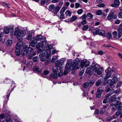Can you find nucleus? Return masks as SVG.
I'll return each mask as SVG.
<instances>
[{"mask_svg": "<svg viewBox=\"0 0 122 122\" xmlns=\"http://www.w3.org/2000/svg\"><path fill=\"white\" fill-rule=\"evenodd\" d=\"M5 117V115L4 114H2L0 115V119H1L4 118Z\"/></svg>", "mask_w": 122, "mask_h": 122, "instance_id": "obj_61", "label": "nucleus"}, {"mask_svg": "<svg viewBox=\"0 0 122 122\" xmlns=\"http://www.w3.org/2000/svg\"><path fill=\"white\" fill-rule=\"evenodd\" d=\"M61 68H61L60 69H60H59H59L60 70V71L58 73V76L59 77H61V76L63 74V71H62L61 70Z\"/></svg>", "mask_w": 122, "mask_h": 122, "instance_id": "obj_35", "label": "nucleus"}, {"mask_svg": "<svg viewBox=\"0 0 122 122\" xmlns=\"http://www.w3.org/2000/svg\"><path fill=\"white\" fill-rule=\"evenodd\" d=\"M32 62L31 61H29L27 62L26 66L27 67H30L32 65Z\"/></svg>", "mask_w": 122, "mask_h": 122, "instance_id": "obj_45", "label": "nucleus"}, {"mask_svg": "<svg viewBox=\"0 0 122 122\" xmlns=\"http://www.w3.org/2000/svg\"><path fill=\"white\" fill-rule=\"evenodd\" d=\"M58 58V57L56 56H53L51 60V61L53 62L55 61Z\"/></svg>", "mask_w": 122, "mask_h": 122, "instance_id": "obj_44", "label": "nucleus"}, {"mask_svg": "<svg viewBox=\"0 0 122 122\" xmlns=\"http://www.w3.org/2000/svg\"><path fill=\"white\" fill-rule=\"evenodd\" d=\"M83 12V10L82 9H81L78 10L77 12V14L79 15H80Z\"/></svg>", "mask_w": 122, "mask_h": 122, "instance_id": "obj_47", "label": "nucleus"}, {"mask_svg": "<svg viewBox=\"0 0 122 122\" xmlns=\"http://www.w3.org/2000/svg\"><path fill=\"white\" fill-rule=\"evenodd\" d=\"M50 62V60L49 59H47L45 61V63L47 64H49Z\"/></svg>", "mask_w": 122, "mask_h": 122, "instance_id": "obj_57", "label": "nucleus"}, {"mask_svg": "<svg viewBox=\"0 0 122 122\" xmlns=\"http://www.w3.org/2000/svg\"><path fill=\"white\" fill-rule=\"evenodd\" d=\"M120 97H117V98L116 97L115 101H117V102H116L118 103L120 101Z\"/></svg>", "mask_w": 122, "mask_h": 122, "instance_id": "obj_59", "label": "nucleus"}, {"mask_svg": "<svg viewBox=\"0 0 122 122\" xmlns=\"http://www.w3.org/2000/svg\"><path fill=\"white\" fill-rule=\"evenodd\" d=\"M92 32L94 35L98 34L101 36H106L105 31H92Z\"/></svg>", "mask_w": 122, "mask_h": 122, "instance_id": "obj_11", "label": "nucleus"}, {"mask_svg": "<svg viewBox=\"0 0 122 122\" xmlns=\"http://www.w3.org/2000/svg\"><path fill=\"white\" fill-rule=\"evenodd\" d=\"M14 26L12 25H10L9 27L6 26L4 29V30H13Z\"/></svg>", "mask_w": 122, "mask_h": 122, "instance_id": "obj_17", "label": "nucleus"}, {"mask_svg": "<svg viewBox=\"0 0 122 122\" xmlns=\"http://www.w3.org/2000/svg\"><path fill=\"white\" fill-rule=\"evenodd\" d=\"M69 69L70 70L69 68H66L65 67V69L63 73L64 75H66L67 74L68 71V69Z\"/></svg>", "mask_w": 122, "mask_h": 122, "instance_id": "obj_39", "label": "nucleus"}, {"mask_svg": "<svg viewBox=\"0 0 122 122\" xmlns=\"http://www.w3.org/2000/svg\"><path fill=\"white\" fill-rule=\"evenodd\" d=\"M12 43V40H8L6 41V45L8 46H11Z\"/></svg>", "mask_w": 122, "mask_h": 122, "instance_id": "obj_28", "label": "nucleus"}, {"mask_svg": "<svg viewBox=\"0 0 122 122\" xmlns=\"http://www.w3.org/2000/svg\"><path fill=\"white\" fill-rule=\"evenodd\" d=\"M121 113V112L120 110L117 111L115 113L116 115H114L113 116V118H116L117 117V116L120 115Z\"/></svg>", "mask_w": 122, "mask_h": 122, "instance_id": "obj_30", "label": "nucleus"}, {"mask_svg": "<svg viewBox=\"0 0 122 122\" xmlns=\"http://www.w3.org/2000/svg\"><path fill=\"white\" fill-rule=\"evenodd\" d=\"M53 46L52 44L50 45H46V49L47 50V52L45 50H41L39 49L38 50V51L40 53L39 55V56L40 57V59L41 61L43 62L45 60V56L47 53L49 54L51 53V50Z\"/></svg>", "mask_w": 122, "mask_h": 122, "instance_id": "obj_1", "label": "nucleus"}, {"mask_svg": "<svg viewBox=\"0 0 122 122\" xmlns=\"http://www.w3.org/2000/svg\"><path fill=\"white\" fill-rule=\"evenodd\" d=\"M65 14L66 16L70 17L71 16V13L70 11L68 10L66 12Z\"/></svg>", "mask_w": 122, "mask_h": 122, "instance_id": "obj_29", "label": "nucleus"}, {"mask_svg": "<svg viewBox=\"0 0 122 122\" xmlns=\"http://www.w3.org/2000/svg\"><path fill=\"white\" fill-rule=\"evenodd\" d=\"M58 67L56 66H54L52 69V70L53 72H56L58 69Z\"/></svg>", "mask_w": 122, "mask_h": 122, "instance_id": "obj_41", "label": "nucleus"}, {"mask_svg": "<svg viewBox=\"0 0 122 122\" xmlns=\"http://www.w3.org/2000/svg\"><path fill=\"white\" fill-rule=\"evenodd\" d=\"M114 15V13L112 12H110L108 16L107 17V19L110 21L112 20L113 18V16Z\"/></svg>", "mask_w": 122, "mask_h": 122, "instance_id": "obj_21", "label": "nucleus"}, {"mask_svg": "<svg viewBox=\"0 0 122 122\" xmlns=\"http://www.w3.org/2000/svg\"><path fill=\"white\" fill-rule=\"evenodd\" d=\"M67 8H66L65 7H63L61 9L60 11V13L61 14H63L65 11L67 9Z\"/></svg>", "mask_w": 122, "mask_h": 122, "instance_id": "obj_33", "label": "nucleus"}, {"mask_svg": "<svg viewBox=\"0 0 122 122\" xmlns=\"http://www.w3.org/2000/svg\"><path fill=\"white\" fill-rule=\"evenodd\" d=\"M86 16L88 19H90L92 18L93 17V15L91 13H89L87 14Z\"/></svg>", "mask_w": 122, "mask_h": 122, "instance_id": "obj_27", "label": "nucleus"}, {"mask_svg": "<svg viewBox=\"0 0 122 122\" xmlns=\"http://www.w3.org/2000/svg\"><path fill=\"white\" fill-rule=\"evenodd\" d=\"M106 110L104 109H102L100 111V113L102 114H103L105 112Z\"/></svg>", "mask_w": 122, "mask_h": 122, "instance_id": "obj_51", "label": "nucleus"}, {"mask_svg": "<svg viewBox=\"0 0 122 122\" xmlns=\"http://www.w3.org/2000/svg\"><path fill=\"white\" fill-rule=\"evenodd\" d=\"M107 82L108 83L111 87L114 84L112 80L111 79L108 80L107 81Z\"/></svg>", "mask_w": 122, "mask_h": 122, "instance_id": "obj_24", "label": "nucleus"}, {"mask_svg": "<svg viewBox=\"0 0 122 122\" xmlns=\"http://www.w3.org/2000/svg\"><path fill=\"white\" fill-rule=\"evenodd\" d=\"M86 18V15L85 14L83 15L82 16L80 17V19L82 20H85Z\"/></svg>", "mask_w": 122, "mask_h": 122, "instance_id": "obj_50", "label": "nucleus"}, {"mask_svg": "<svg viewBox=\"0 0 122 122\" xmlns=\"http://www.w3.org/2000/svg\"><path fill=\"white\" fill-rule=\"evenodd\" d=\"M20 50V49L16 48L15 53V55L16 56H19L20 55L21 52Z\"/></svg>", "mask_w": 122, "mask_h": 122, "instance_id": "obj_23", "label": "nucleus"}, {"mask_svg": "<svg viewBox=\"0 0 122 122\" xmlns=\"http://www.w3.org/2000/svg\"><path fill=\"white\" fill-rule=\"evenodd\" d=\"M112 36L111 33H107V37L108 39H109L111 38Z\"/></svg>", "mask_w": 122, "mask_h": 122, "instance_id": "obj_49", "label": "nucleus"}, {"mask_svg": "<svg viewBox=\"0 0 122 122\" xmlns=\"http://www.w3.org/2000/svg\"><path fill=\"white\" fill-rule=\"evenodd\" d=\"M102 11L100 10H97L96 12V14L99 15H101L102 14Z\"/></svg>", "mask_w": 122, "mask_h": 122, "instance_id": "obj_37", "label": "nucleus"}, {"mask_svg": "<svg viewBox=\"0 0 122 122\" xmlns=\"http://www.w3.org/2000/svg\"><path fill=\"white\" fill-rule=\"evenodd\" d=\"M112 80L114 84L117 82L118 81V79L116 76H113Z\"/></svg>", "mask_w": 122, "mask_h": 122, "instance_id": "obj_25", "label": "nucleus"}, {"mask_svg": "<svg viewBox=\"0 0 122 122\" xmlns=\"http://www.w3.org/2000/svg\"><path fill=\"white\" fill-rule=\"evenodd\" d=\"M42 37V36L41 35H37L36 36V39L37 41H41V42L38 43L36 45V48L39 49L41 47L42 49H43L45 48L44 45L46 44V39H43Z\"/></svg>", "mask_w": 122, "mask_h": 122, "instance_id": "obj_2", "label": "nucleus"}, {"mask_svg": "<svg viewBox=\"0 0 122 122\" xmlns=\"http://www.w3.org/2000/svg\"><path fill=\"white\" fill-rule=\"evenodd\" d=\"M44 73L45 75H46L49 74V72L48 71L45 70L44 72Z\"/></svg>", "mask_w": 122, "mask_h": 122, "instance_id": "obj_64", "label": "nucleus"}, {"mask_svg": "<svg viewBox=\"0 0 122 122\" xmlns=\"http://www.w3.org/2000/svg\"><path fill=\"white\" fill-rule=\"evenodd\" d=\"M63 64L62 61L61 60H58L55 62V64L56 66L58 67L59 68H62V65Z\"/></svg>", "mask_w": 122, "mask_h": 122, "instance_id": "obj_14", "label": "nucleus"}, {"mask_svg": "<svg viewBox=\"0 0 122 122\" xmlns=\"http://www.w3.org/2000/svg\"><path fill=\"white\" fill-rule=\"evenodd\" d=\"M77 18V17L76 15L73 16L71 19V21H75Z\"/></svg>", "mask_w": 122, "mask_h": 122, "instance_id": "obj_40", "label": "nucleus"}, {"mask_svg": "<svg viewBox=\"0 0 122 122\" xmlns=\"http://www.w3.org/2000/svg\"><path fill=\"white\" fill-rule=\"evenodd\" d=\"M57 76V74L55 73H52L51 74L50 77L51 78H55Z\"/></svg>", "mask_w": 122, "mask_h": 122, "instance_id": "obj_43", "label": "nucleus"}, {"mask_svg": "<svg viewBox=\"0 0 122 122\" xmlns=\"http://www.w3.org/2000/svg\"><path fill=\"white\" fill-rule=\"evenodd\" d=\"M37 41L35 38H33L30 42V45L33 47H34L36 45Z\"/></svg>", "mask_w": 122, "mask_h": 122, "instance_id": "obj_18", "label": "nucleus"}, {"mask_svg": "<svg viewBox=\"0 0 122 122\" xmlns=\"http://www.w3.org/2000/svg\"><path fill=\"white\" fill-rule=\"evenodd\" d=\"M80 5L79 3H76L75 4V8H79V7Z\"/></svg>", "mask_w": 122, "mask_h": 122, "instance_id": "obj_56", "label": "nucleus"}, {"mask_svg": "<svg viewBox=\"0 0 122 122\" xmlns=\"http://www.w3.org/2000/svg\"><path fill=\"white\" fill-rule=\"evenodd\" d=\"M118 16L119 18H122V12L119 13Z\"/></svg>", "mask_w": 122, "mask_h": 122, "instance_id": "obj_63", "label": "nucleus"}, {"mask_svg": "<svg viewBox=\"0 0 122 122\" xmlns=\"http://www.w3.org/2000/svg\"><path fill=\"white\" fill-rule=\"evenodd\" d=\"M23 42L21 41L17 42L15 46L16 48L20 49L23 45Z\"/></svg>", "mask_w": 122, "mask_h": 122, "instance_id": "obj_16", "label": "nucleus"}, {"mask_svg": "<svg viewBox=\"0 0 122 122\" xmlns=\"http://www.w3.org/2000/svg\"><path fill=\"white\" fill-rule=\"evenodd\" d=\"M92 66V68L93 71L98 75H101L104 71L103 68L101 67L100 65L98 64H93Z\"/></svg>", "mask_w": 122, "mask_h": 122, "instance_id": "obj_3", "label": "nucleus"}, {"mask_svg": "<svg viewBox=\"0 0 122 122\" xmlns=\"http://www.w3.org/2000/svg\"><path fill=\"white\" fill-rule=\"evenodd\" d=\"M89 28L88 26L87 25H84L82 27V30H87Z\"/></svg>", "mask_w": 122, "mask_h": 122, "instance_id": "obj_42", "label": "nucleus"}, {"mask_svg": "<svg viewBox=\"0 0 122 122\" xmlns=\"http://www.w3.org/2000/svg\"><path fill=\"white\" fill-rule=\"evenodd\" d=\"M48 8L50 11L53 10L54 8V5H50L49 6Z\"/></svg>", "mask_w": 122, "mask_h": 122, "instance_id": "obj_36", "label": "nucleus"}, {"mask_svg": "<svg viewBox=\"0 0 122 122\" xmlns=\"http://www.w3.org/2000/svg\"><path fill=\"white\" fill-rule=\"evenodd\" d=\"M33 70L34 71H37L38 73H40L42 71L41 69L37 66H36L34 67L33 68Z\"/></svg>", "mask_w": 122, "mask_h": 122, "instance_id": "obj_19", "label": "nucleus"}, {"mask_svg": "<svg viewBox=\"0 0 122 122\" xmlns=\"http://www.w3.org/2000/svg\"><path fill=\"white\" fill-rule=\"evenodd\" d=\"M110 68L109 67L105 71L106 73L104 79H107L111 76V72L110 71Z\"/></svg>", "mask_w": 122, "mask_h": 122, "instance_id": "obj_13", "label": "nucleus"}, {"mask_svg": "<svg viewBox=\"0 0 122 122\" xmlns=\"http://www.w3.org/2000/svg\"><path fill=\"white\" fill-rule=\"evenodd\" d=\"M117 34V32L116 31H114L112 33V35L114 37H116Z\"/></svg>", "mask_w": 122, "mask_h": 122, "instance_id": "obj_54", "label": "nucleus"}, {"mask_svg": "<svg viewBox=\"0 0 122 122\" xmlns=\"http://www.w3.org/2000/svg\"><path fill=\"white\" fill-rule=\"evenodd\" d=\"M25 31H15L14 35L15 36H18L17 39L20 40L26 34Z\"/></svg>", "mask_w": 122, "mask_h": 122, "instance_id": "obj_6", "label": "nucleus"}, {"mask_svg": "<svg viewBox=\"0 0 122 122\" xmlns=\"http://www.w3.org/2000/svg\"><path fill=\"white\" fill-rule=\"evenodd\" d=\"M103 92V90H102V87H99L97 89V92H101L102 93V92Z\"/></svg>", "mask_w": 122, "mask_h": 122, "instance_id": "obj_48", "label": "nucleus"}, {"mask_svg": "<svg viewBox=\"0 0 122 122\" xmlns=\"http://www.w3.org/2000/svg\"><path fill=\"white\" fill-rule=\"evenodd\" d=\"M73 62H72L71 60H69L67 61V63L65 67L66 68H69L72 71H74Z\"/></svg>", "mask_w": 122, "mask_h": 122, "instance_id": "obj_7", "label": "nucleus"}, {"mask_svg": "<svg viewBox=\"0 0 122 122\" xmlns=\"http://www.w3.org/2000/svg\"><path fill=\"white\" fill-rule=\"evenodd\" d=\"M39 58L38 56H35L34 57L33 60L34 62H36L38 60Z\"/></svg>", "mask_w": 122, "mask_h": 122, "instance_id": "obj_46", "label": "nucleus"}, {"mask_svg": "<svg viewBox=\"0 0 122 122\" xmlns=\"http://www.w3.org/2000/svg\"><path fill=\"white\" fill-rule=\"evenodd\" d=\"M114 3L118 6L120 3V2L119 0H115L114 1Z\"/></svg>", "mask_w": 122, "mask_h": 122, "instance_id": "obj_38", "label": "nucleus"}, {"mask_svg": "<svg viewBox=\"0 0 122 122\" xmlns=\"http://www.w3.org/2000/svg\"><path fill=\"white\" fill-rule=\"evenodd\" d=\"M33 49L30 47H28L27 45H25L24 48L22 50L21 53L23 55H28L29 52H31L33 50Z\"/></svg>", "mask_w": 122, "mask_h": 122, "instance_id": "obj_4", "label": "nucleus"}, {"mask_svg": "<svg viewBox=\"0 0 122 122\" xmlns=\"http://www.w3.org/2000/svg\"><path fill=\"white\" fill-rule=\"evenodd\" d=\"M116 97V95H114L113 96H112L110 97V101L112 102H113L115 100V98Z\"/></svg>", "mask_w": 122, "mask_h": 122, "instance_id": "obj_31", "label": "nucleus"}, {"mask_svg": "<svg viewBox=\"0 0 122 122\" xmlns=\"http://www.w3.org/2000/svg\"><path fill=\"white\" fill-rule=\"evenodd\" d=\"M93 84V83L92 81H89L84 83L83 85V86L84 88H87L88 86L91 87L92 86Z\"/></svg>", "mask_w": 122, "mask_h": 122, "instance_id": "obj_12", "label": "nucleus"}, {"mask_svg": "<svg viewBox=\"0 0 122 122\" xmlns=\"http://www.w3.org/2000/svg\"><path fill=\"white\" fill-rule=\"evenodd\" d=\"M103 80L99 79L96 82V84L97 86H98L103 82Z\"/></svg>", "mask_w": 122, "mask_h": 122, "instance_id": "obj_26", "label": "nucleus"}, {"mask_svg": "<svg viewBox=\"0 0 122 122\" xmlns=\"http://www.w3.org/2000/svg\"><path fill=\"white\" fill-rule=\"evenodd\" d=\"M118 38H120L122 36V31H118Z\"/></svg>", "mask_w": 122, "mask_h": 122, "instance_id": "obj_53", "label": "nucleus"}, {"mask_svg": "<svg viewBox=\"0 0 122 122\" xmlns=\"http://www.w3.org/2000/svg\"><path fill=\"white\" fill-rule=\"evenodd\" d=\"M115 92V90H112L106 96L105 98L103 100V102L104 103H108L110 99L109 98V96Z\"/></svg>", "mask_w": 122, "mask_h": 122, "instance_id": "obj_8", "label": "nucleus"}, {"mask_svg": "<svg viewBox=\"0 0 122 122\" xmlns=\"http://www.w3.org/2000/svg\"><path fill=\"white\" fill-rule=\"evenodd\" d=\"M60 8L59 6H57L54 8L52 12L55 14H56L60 9Z\"/></svg>", "mask_w": 122, "mask_h": 122, "instance_id": "obj_22", "label": "nucleus"}, {"mask_svg": "<svg viewBox=\"0 0 122 122\" xmlns=\"http://www.w3.org/2000/svg\"><path fill=\"white\" fill-rule=\"evenodd\" d=\"M105 6V5L103 3H101L98 5V6L100 7H103Z\"/></svg>", "mask_w": 122, "mask_h": 122, "instance_id": "obj_55", "label": "nucleus"}, {"mask_svg": "<svg viewBox=\"0 0 122 122\" xmlns=\"http://www.w3.org/2000/svg\"><path fill=\"white\" fill-rule=\"evenodd\" d=\"M110 106L113 107L112 110L113 111H116L117 109H120L122 107V103L121 102L120 103L115 102L114 104H111Z\"/></svg>", "mask_w": 122, "mask_h": 122, "instance_id": "obj_5", "label": "nucleus"}, {"mask_svg": "<svg viewBox=\"0 0 122 122\" xmlns=\"http://www.w3.org/2000/svg\"><path fill=\"white\" fill-rule=\"evenodd\" d=\"M101 94L102 93L101 92H97L96 94V96L97 97L99 98L101 97Z\"/></svg>", "mask_w": 122, "mask_h": 122, "instance_id": "obj_52", "label": "nucleus"}, {"mask_svg": "<svg viewBox=\"0 0 122 122\" xmlns=\"http://www.w3.org/2000/svg\"><path fill=\"white\" fill-rule=\"evenodd\" d=\"M84 69L82 68H81V67L80 69V72L79 73V74L80 76H81L82 75L84 72Z\"/></svg>", "mask_w": 122, "mask_h": 122, "instance_id": "obj_32", "label": "nucleus"}, {"mask_svg": "<svg viewBox=\"0 0 122 122\" xmlns=\"http://www.w3.org/2000/svg\"><path fill=\"white\" fill-rule=\"evenodd\" d=\"M113 118H113V117H112L111 116L107 118V121H111Z\"/></svg>", "mask_w": 122, "mask_h": 122, "instance_id": "obj_58", "label": "nucleus"}, {"mask_svg": "<svg viewBox=\"0 0 122 122\" xmlns=\"http://www.w3.org/2000/svg\"><path fill=\"white\" fill-rule=\"evenodd\" d=\"M81 23L83 25L85 24H86L87 21L86 20H84L81 22Z\"/></svg>", "mask_w": 122, "mask_h": 122, "instance_id": "obj_60", "label": "nucleus"}, {"mask_svg": "<svg viewBox=\"0 0 122 122\" xmlns=\"http://www.w3.org/2000/svg\"><path fill=\"white\" fill-rule=\"evenodd\" d=\"M121 85H122V81H120L117 84V87H119Z\"/></svg>", "mask_w": 122, "mask_h": 122, "instance_id": "obj_62", "label": "nucleus"}, {"mask_svg": "<svg viewBox=\"0 0 122 122\" xmlns=\"http://www.w3.org/2000/svg\"><path fill=\"white\" fill-rule=\"evenodd\" d=\"M34 32H32V31H28L27 32L26 35V38L28 40H30L32 38V34H34Z\"/></svg>", "mask_w": 122, "mask_h": 122, "instance_id": "obj_15", "label": "nucleus"}, {"mask_svg": "<svg viewBox=\"0 0 122 122\" xmlns=\"http://www.w3.org/2000/svg\"><path fill=\"white\" fill-rule=\"evenodd\" d=\"M79 59L78 58H76L73 62V65L74 71L75 69H79L78 65L79 63Z\"/></svg>", "mask_w": 122, "mask_h": 122, "instance_id": "obj_10", "label": "nucleus"}, {"mask_svg": "<svg viewBox=\"0 0 122 122\" xmlns=\"http://www.w3.org/2000/svg\"><path fill=\"white\" fill-rule=\"evenodd\" d=\"M20 27H17L15 28V30H27V29L26 28H24V29H22V30L20 29Z\"/></svg>", "mask_w": 122, "mask_h": 122, "instance_id": "obj_34", "label": "nucleus"}, {"mask_svg": "<svg viewBox=\"0 0 122 122\" xmlns=\"http://www.w3.org/2000/svg\"><path fill=\"white\" fill-rule=\"evenodd\" d=\"M89 65V62L86 59H84L81 61V68L86 67Z\"/></svg>", "mask_w": 122, "mask_h": 122, "instance_id": "obj_9", "label": "nucleus"}, {"mask_svg": "<svg viewBox=\"0 0 122 122\" xmlns=\"http://www.w3.org/2000/svg\"><path fill=\"white\" fill-rule=\"evenodd\" d=\"M92 66H90L89 67L87 68L86 70V72L88 74L90 75L92 73Z\"/></svg>", "mask_w": 122, "mask_h": 122, "instance_id": "obj_20", "label": "nucleus"}]
</instances>
